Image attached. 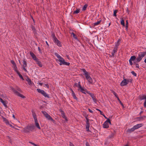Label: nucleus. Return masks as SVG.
Returning a JSON list of instances; mask_svg holds the SVG:
<instances>
[{
    "mask_svg": "<svg viewBox=\"0 0 146 146\" xmlns=\"http://www.w3.org/2000/svg\"><path fill=\"white\" fill-rule=\"evenodd\" d=\"M34 129V126L33 125H28L25 127L23 128L22 131L23 133H29L32 131Z\"/></svg>",
    "mask_w": 146,
    "mask_h": 146,
    "instance_id": "nucleus-1",
    "label": "nucleus"
},
{
    "mask_svg": "<svg viewBox=\"0 0 146 146\" xmlns=\"http://www.w3.org/2000/svg\"><path fill=\"white\" fill-rule=\"evenodd\" d=\"M41 112L46 118L48 120L52 121L53 123L55 121L52 118L50 115L45 111H42Z\"/></svg>",
    "mask_w": 146,
    "mask_h": 146,
    "instance_id": "nucleus-2",
    "label": "nucleus"
},
{
    "mask_svg": "<svg viewBox=\"0 0 146 146\" xmlns=\"http://www.w3.org/2000/svg\"><path fill=\"white\" fill-rule=\"evenodd\" d=\"M132 80L131 79H124L120 84V85L122 86H124L127 84L129 82H131Z\"/></svg>",
    "mask_w": 146,
    "mask_h": 146,
    "instance_id": "nucleus-3",
    "label": "nucleus"
},
{
    "mask_svg": "<svg viewBox=\"0 0 146 146\" xmlns=\"http://www.w3.org/2000/svg\"><path fill=\"white\" fill-rule=\"evenodd\" d=\"M59 61L60 62V65L63 64L69 66L70 64V63L65 62L64 60L62 57L59 59Z\"/></svg>",
    "mask_w": 146,
    "mask_h": 146,
    "instance_id": "nucleus-4",
    "label": "nucleus"
},
{
    "mask_svg": "<svg viewBox=\"0 0 146 146\" xmlns=\"http://www.w3.org/2000/svg\"><path fill=\"white\" fill-rule=\"evenodd\" d=\"M108 123L111 124V122L109 119H107L106 121L104 123L103 125V127L104 128H108L109 127Z\"/></svg>",
    "mask_w": 146,
    "mask_h": 146,
    "instance_id": "nucleus-5",
    "label": "nucleus"
},
{
    "mask_svg": "<svg viewBox=\"0 0 146 146\" xmlns=\"http://www.w3.org/2000/svg\"><path fill=\"white\" fill-rule=\"evenodd\" d=\"M86 129L87 131H89V128L90 127L89 119L87 117H86Z\"/></svg>",
    "mask_w": 146,
    "mask_h": 146,
    "instance_id": "nucleus-6",
    "label": "nucleus"
},
{
    "mask_svg": "<svg viewBox=\"0 0 146 146\" xmlns=\"http://www.w3.org/2000/svg\"><path fill=\"white\" fill-rule=\"evenodd\" d=\"M86 93L89 94L92 98L94 102L95 103H96L97 99L95 98V96H94V94L92 93H90L88 91H87Z\"/></svg>",
    "mask_w": 146,
    "mask_h": 146,
    "instance_id": "nucleus-7",
    "label": "nucleus"
},
{
    "mask_svg": "<svg viewBox=\"0 0 146 146\" xmlns=\"http://www.w3.org/2000/svg\"><path fill=\"white\" fill-rule=\"evenodd\" d=\"M23 65L22 66V67L23 68V70H24L25 72H27V71L26 69L25 68L27 66V63L26 61L24 59L23 60Z\"/></svg>",
    "mask_w": 146,
    "mask_h": 146,
    "instance_id": "nucleus-8",
    "label": "nucleus"
},
{
    "mask_svg": "<svg viewBox=\"0 0 146 146\" xmlns=\"http://www.w3.org/2000/svg\"><path fill=\"white\" fill-rule=\"evenodd\" d=\"M59 111L61 112V116L62 117L65 119L66 121H67V117L65 116L64 112L61 109H60Z\"/></svg>",
    "mask_w": 146,
    "mask_h": 146,
    "instance_id": "nucleus-9",
    "label": "nucleus"
},
{
    "mask_svg": "<svg viewBox=\"0 0 146 146\" xmlns=\"http://www.w3.org/2000/svg\"><path fill=\"white\" fill-rule=\"evenodd\" d=\"M79 88V89L78 90V91L80 90L82 92L85 94H86V92L87 91L86 89H85L82 88L81 86H80V88Z\"/></svg>",
    "mask_w": 146,
    "mask_h": 146,
    "instance_id": "nucleus-10",
    "label": "nucleus"
},
{
    "mask_svg": "<svg viewBox=\"0 0 146 146\" xmlns=\"http://www.w3.org/2000/svg\"><path fill=\"white\" fill-rule=\"evenodd\" d=\"M30 54L32 56V58L35 61L37 60L38 58L36 57V55L32 52H30Z\"/></svg>",
    "mask_w": 146,
    "mask_h": 146,
    "instance_id": "nucleus-11",
    "label": "nucleus"
},
{
    "mask_svg": "<svg viewBox=\"0 0 146 146\" xmlns=\"http://www.w3.org/2000/svg\"><path fill=\"white\" fill-rule=\"evenodd\" d=\"M143 124L142 123H140L139 124H137L133 126L134 128L135 129V130L138 129L140 127L142 126L143 125Z\"/></svg>",
    "mask_w": 146,
    "mask_h": 146,
    "instance_id": "nucleus-12",
    "label": "nucleus"
},
{
    "mask_svg": "<svg viewBox=\"0 0 146 146\" xmlns=\"http://www.w3.org/2000/svg\"><path fill=\"white\" fill-rule=\"evenodd\" d=\"M56 39H56L54 40V42L58 46H61V44L60 42L58 40L57 38Z\"/></svg>",
    "mask_w": 146,
    "mask_h": 146,
    "instance_id": "nucleus-13",
    "label": "nucleus"
},
{
    "mask_svg": "<svg viewBox=\"0 0 146 146\" xmlns=\"http://www.w3.org/2000/svg\"><path fill=\"white\" fill-rule=\"evenodd\" d=\"M86 77L87 80H88L89 82L90 83L92 84V79L88 75L86 76Z\"/></svg>",
    "mask_w": 146,
    "mask_h": 146,
    "instance_id": "nucleus-14",
    "label": "nucleus"
},
{
    "mask_svg": "<svg viewBox=\"0 0 146 146\" xmlns=\"http://www.w3.org/2000/svg\"><path fill=\"white\" fill-rule=\"evenodd\" d=\"M0 101L3 104L4 106L7 108V103L6 101L3 100L1 98H0Z\"/></svg>",
    "mask_w": 146,
    "mask_h": 146,
    "instance_id": "nucleus-15",
    "label": "nucleus"
},
{
    "mask_svg": "<svg viewBox=\"0 0 146 146\" xmlns=\"http://www.w3.org/2000/svg\"><path fill=\"white\" fill-rule=\"evenodd\" d=\"M32 113L33 116L34 118V119L35 121H36L37 120L36 113L33 110L32 111Z\"/></svg>",
    "mask_w": 146,
    "mask_h": 146,
    "instance_id": "nucleus-16",
    "label": "nucleus"
},
{
    "mask_svg": "<svg viewBox=\"0 0 146 146\" xmlns=\"http://www.w3.org/2000/svg\"><path fill=\"white\" fill-rule=\"evenodd\" d=\"M146 118V116H143L137 118V119L139 121L143 120L144 119Z\"/></svg>",
    "mask_w": 146,
    "mask_h": 146,
    "instance_id": "nucleus-17",
    "label": "nucleus"
},
{
    "mask_svg": "<svg viewBox=\"0 0 146 146\" xmlns=\"http://www.w3.org/2000/svg\"><path fill=\"white\" fill-rule=\"evenodd\" d=\"M117 47L115 46L112 52L111 53L112 54V56H114V54L115 53L117 52Z\"/></svg>",
    "mask_w": 146,
    "mask_h": 146,
    "instance_id": "nucleus-18",
    "label": "nucleus"
},
{
    "mask_svg": "<svg viewBox=\"0 0 146 146\" xmlns=\"http://www.w3.org/2000/svg\"><path fill=\"white\" fill-rule=\"evenodd\" d=\"M26 80L28 82V84L29 85H31L32 84V82L30 78L27 77L26 79Z\"/></svg>",
    "mask_w": 146,
    "mask_h": 146,
    "instance_id": "nucleus-19",
    "label": "nucleus"
},
{
    "mask_svg": "<svg viewBox=\"0 0 146 146\" xmlns=\"http://www.w3.org/2000/svg\"><path fill=\"white\" fill-rule=\"evenodd\" d=\"M146 54V51L144 52H140L139 55L142 58Z\"/></svg>",
    "mask_w": 146,
    "mask_h": 146,
    "instance_id": "nucleus-20",
    "label": "nucleus"
},
{
    "mask_svg": "<svg viewBox=\"0 0 146 146\" xmlns=\"http://www.w3.org/2000/svg\"><path fill=\"white\" fill-rule=\"evenodd\" d=\"M135 130V129L133 127V128L128 129L127 130V132L129 133H131V132L134 131Z\"/></svg>",
    "mask_w": 146,
    "mask_h": 146,
    "instance_id": "nucleus-21",
    "label": "nucleus"
},
{
    "mask_svg": "<svg viewBox=\"0 0 146 146\" xmlns=\"http://www.w3.org/2000/svg\"><path fill=\"white\" fill-rule=\"evenodd\" d=\"M37 91H38V92L40 93H41L42 94V95L45 92L44 90H40V89H37Z\"/></svg>",
    "mask_w": 146,
    "mask_h": 146,
    "instance_id": "nucleus-22",
    "label": "nucleus"
},
{
    "mask_svg": "<svg viewBox=\"0 0 146 146\" xmlns=\"http://www.w3.org/2000/svg\"><path fill=\"white\" fill-rule=\"evenodd\" d=\"M37 91H38V92L40 93H41L42 94V95L45 92L44 90H40V89H37Z\"/></svg>",
    "mask_w": 146,
    "mask_h": 146,
    "instance_id": "nucleus-23",
    "label": "nucleus"
},
{
    "mask_svg": "<svg viewBox=\"0 0 146 146\" xmlns=\"http://www.w3.org/2000/svg\"><path fill=\"white\" fill-rule=\"evenodd\" d=\"M2 117L3 119V121L5 122L7 124H9V122L8 121L5 117H4L3 116H2Z\"/></svg>",
    "mask_w": 146,
    "mask_h": 146,
    "instance_id": "nucleus-24",
    "label": "nucleus"
},
{
    "mask_svg": "<svg viewBox=\"0 0 146 146\" xmlns=\"http://www.w3.org/2000/svg\"><path fill=\"white\" fill-rule=\"evenodd\" d=\"M81 70L84 73L86 77L88 75V72H87L85 69H82Z\"/></svg>",
    "mask_w": 146,
    "mask_h": 146,
    "instance_id": "nucleus-25",
    "label": "nucleus"
},
{
    "mask_svg": "<svg viewBox=\"0 0 146 146\" xmlns=\"http://www.w3.org/2000/svg\"><path fill=\"white\" fill-rule=\"evenodd\" d=\"M16 95L18 96H19L20 97L22 98H25V96H24L22 95V94H20L19 92H18L16 94Z\"/></svg>",
    "mask_w": 146,
    "mask_h": 146,
    "instance_id": "nucleus-26",
    "label": "nucleus"
},
{
    "mask_svg": "<svg viewBox=\"0 0 146 146\" xmlns=\"http://www.w3.org/2000/svg\"><path fill=\"white\" fill-rule=\"evenodd\" d=\"M36 62H37V64L40 67H42V65L41 63V62L38 60V59H37V60H36Z\"/></svg>",
    "mask_w": 146,
    "mask_h": 146,
    "instance_id": "nucleus-27",
    "label": "nucleus"
},
{
    "mask_svg": "<svg viewBox=\"0 0 146 146\" xmlns=\"http://www.w3.org/2000/svg\"><path fill=\"white\" fill-rule=\"evenodd\" d=\"M35 125H36V126L38 129H40V126H39V125L38 123V121L37 120L36 121H35Z\"/></svg>",
    "mask_w": 146,
    "mask_h": 146,
    "instance_id": "nucleus-28",
    "label": "nucleus"
},
{
    "mask_svg": "<svg viewBox=\"0 0 146 146\" xmlns=\"http://www.w3.org/2000/svg\"><path fill=\"white\" fill-rule=\"evenodd\" d=\"M142 58L140 56V55L139 54L138 57L136 59L137 60V61H136V62H140L142 59Z\"/></svg>",
    "mask_w": 146,
    "mask_h": 146,
    "instance_id": "nucleus-29",
    "label": "nucleus"
},
{
    "mask_svg": "<svg viewBox=\"0 0 146 146\" xmlns=\"http://www.w3.org/2000/svg\"><path fill=\"white\" fill-rule=\"evenodd\" d=\"M13 69L17 73L19 72L17 70V68L16 66V65L13 66Z\"/></svg>",
    "mask_w": 146,
    "mask_h": 146,
    "instance_id": "nucleus-30",
    "label": "nucleus"
},
{
    "mask_svg": "<svg viewBox=\"0 0 146 146\" xmlns=\"http://www.w3.org/2000/svg\"><path fill=\"white\" fill-rule=\"evenodd\" d=\"M111 92H112L113 94L115 95V96L116 97V98H118V97L117 96V94L114 92V90H111Z\"/></svg>",
    "mask_w": 146,
    "mask_h": 146,
    "instance_id": "nucleus-31",
    "label": "nucleus"
},
{
    "mask_svg": "<svg viewBox=\"0 0 146 146\" xmlns=\"http://www.w3.org/2000/svg\"><path fill=\"white\" fill-rule=\"evenodd\" d=\"M32 29L33 31H34V33L35 34H36L37 33H36V30L35 29V27L33 26H32Z\"/></svg>",
    "mask_w": 146,
    "mask_h": 146,
    "instance_id": "nucleus-32",
    "label": "nucleus"
},
{
    "mask_svg": "<svg viewBox=\"0 0 146 146\" xmlns=\"http://www.w3.org/2000/svg\"><path fill=\"white\" fill-rule=\"evenodd\" d=\"M71 35H73V36L74 38H75L76 40L78 39L76 36V35L74 34V33L73 32L72 33H71Z\"/></svg>",
    "mask_w": 146,
    "mask_h": 146,
    "instance_id": "nucleus-33",
    "label": "nucleus"
},
{
    "mask_svg": "<svg viewBox=\"0 0 146 146\" xmlns=\"http://www.w3.org/2000/svg\"><path fill=\"white\" fill-rule=\"evenodd\" d=\"M45 97L49 98L50 97L45 92L43 95Z\"/></svg>",
    "mask_w": 146,
    "mask_h": 146,
    "instance_id": "nucleus-34",
    "label": "nucleus"
},
{
    "mask_svg": "<svg viewBox=\"0 0 146 146\" xmlns=\"http://www.w3.org/2000/svg\"><path fill=\"white\" fill-rule=\"evenodd\" d=\"M121 24L123 25V26H125L124 21L123 18H121Z\"/></svg>",
    "mask_w": 146,
    "mask_h": 146,
    "instance_id": "nucleus-35",
    "label": "nucleus"
},
{
    "mask_svg": "<svg viewBox=\"0 0 146 146\" xmlns=\"http://www.w3.org/2000/svg\"><path fill=\"white\" fill-rule=\"evenodd\" d=\"M145 97V95H143V96H139V98L141 100H144L145 99L146 100V98H144Z\"/></svg>",
    "mask_w": 146,
    "mask_h": 146,
    "instance_id": "nucleus-36",
    "label": "nucleus"
},
{
    "mask_svg": "<svg viewBox=\"0 0 146 146\" xmlns=\"http://www.w3.org/2000/svg\"><path fill=\"white\" fill-rule=\"evenodd\" d=\"M136 59V57L135 56H133L131 57L130 59L132 61Z\"/></svg>",
    "mask_w": 146,
    "mask_h": 146,
    "instance_id": "nucleus-37",
    "label": "nucleus"
},
{
    "mask_svg": "<svg viewBox=\"0 0 146 146\" xmlns=\"http://www.w3.org/2000/svg\"><path fill=\"white\" fill-rule=\"evenodd\" d=\"M52 36L53 38V41L55 40H56V39L57 38L56 37L55 34L53 33H52Z\"/></svg>",
    "mask_w": 146,
    "mask_h": 146,
    "instance_id": "nucleus-38",
    "label": "nucleus"
},
{
    "mask_svg": "<svg viewBox=\"0 0 146 146\" xmlns=\"http://www.w3.org/2000/svg\"><path fill=\"white\" fill-rule=\"evenodd\" d=\"M80 12V9H77L76 11H74V14H77L79 13Z\"/></svg>",
    "mask_w": 146,
    "mask_h": 146,
    "instance_id": "nucleus-39",
    "label": "nucleus"
},
{
    "mask_svg": "<svg viewBox=\"0 0 146 146\" xmlns=\"http://www.w3.org/2000/svg\"><path fill=\"white\" fill-rule=\"evenodd\" d=\"M11 88L14 93L16 94L18 92L15 90L13 88Z\"/></svg>",
    "mask_w": 146,
    "mask_h": 146,
    "instance_id": "nucleus-40",
    "label": "nucleus"
},
{
    "mask_svg": "<svg viewBox=\"0 0 146 146\" xmlns=\"http://www.w3.org/2000/svg\"><path fill=\"white\" fill-rule=\"evenodd\" d=\"M87 6H88V5L87 4H85L83 7L82 10L83 11L85 10H86Z\"/></svg>",
    "mask_w": 146,
    "mask_h": 146,
    "instance_id": "nucleus-41",
    "label": "nucleus"
},
{
    "mask_svg": "<svg viewBox=\"0 0 146 146\" xmlns=\"http://www.w3.org/2000/svg\"><path fill=\"white\" fill-rule=\"evenodd\" d=\"M55 56H56L57 58H59V59H60L61 58V57L57 53H55Z\"/></svg>",
    "mask_w": 146,
    "mask_h": 146,
    "instance_id": "nucleus-42",
    "label": "nucleus"
},
{
    "mask_svg": "<svg viewBox=\"0 0 146 146\" xmlns=\"http://www.w3.org/2000/svg\"><path fill=\"white\" fill-rule=\"evenodd\" d=\"M72 96L73 97V98L74 99H76V100H77V98L76 97V95L74 93H74H72Z\"/></svg>",
    "mask_w": 146,
    "mask_h": 146,
    "instance_id": "nucleus-43",
    "label": "nucleus"
},
{
    "mask_svg": "<svg viewBox=\"0 0 146 146\" xmlns=\"http://www.w3.org/2000/svg\"><path fill=\"white\" fill-rule=\"evenodd\" d=\"M17 74H18L19 77L23 80H24V79L22 76V75L20 74V73L19 72Z\"/></svg>",
    "mask_w": 146,
    "mask_h": 146,
    "instance_id": "nucleus-44",
    "label": "nucleus"
},
{
    "mask_svg": "<svg viewBox=\"0 0 146 146\" xmlns=\"http://www.w3.org/2000/svg\"><path fill=\"white\" fill-rule=\"evenodd\" d=\"M117 10H115L114 11V12H113V15L114 16L116 17V13H117Z\"/></svg>",
    "mask_w": 146,
    "mask_h": 146,
    "instance_id": "nucleus-45",
    "label": "nucleus"
},
{
    "mask_svg": "<svg viewBox=\"0 0 146 146\" xmlns=\"http://www.w3.org/2000/svg\"><path fill=\"white\" fill-rule=\"evenodd\" d=\"M117 99L118 100V101H119V103H120V104L121 105V106L123 107H124V106H123V104H122V103L121 102V101H120V100L119 98H117Z\"/></svg>",
    "mask_w": 146,
    "mask_h": 146,
    "instance_id": "nucleus-46",
    "label": "nucleus"
},
{
    "mask_svg": "<svg viewBox=\"0 0 146 146\" xmlns=\"http://www.w3.org/2000/svg\"><path fill=\"white\" fill-rule=\"evenodd\" d=\"M114 134L113 133H112L111 135H110L109 136V138H111L113 137L114 136Z\"/></svg>",
    "mask_w": 146,
    "mask_h": 146,
    "instance_id": "nucleus-47",
    "label": "nucleus"
},
{
    "mask_svg": "<svg viewBox=\"0 0 146 146\" xmlns=\"http://www.w3.org/2000/svg\"><path fill=\"white\" fill-rule=\"evenodd\" d=\"M101 21V20H100L99 21H98L97 22H96L94 23V25H98L100 23V22Z\"/></svg>",
    "mask_w": 146,
    "mask_h": 146,
    "instance_id": "nucleus-48",
    "label": "nucleus"
},
{
    "mask_svg": "<svg viewBox=\"0 0 146 146\" xmlns=\"http://www.w3.org/2000/svg\"><path fill=\"white\" fill-rule=\"evenodd\" d=\"M11 62L13 65V66L16 65L15 63L13 60H11Z\"/></svg>",
    "mask_w": 146,
    "mask_h": 146,
    "instance_id": "nucleus-49",
    "label": "nucleus"
},
{
    "mask_svg": "<svg viewBox=\"0 0 146 146\" xmlns=\"http://www.w3.org/2000/svg\"><path fill=\"white\" fill-rule=\"evenodd\" d=\"M131 73L135 76H137L136 74L133 71H132L131 72Z\"/></svg>",
    "mask_w": 146,
    "mask_h": 146,
    "instance_id": "nucleus-50",
    "label": "nucleus"
},
{
    "mask_svg": "<svg viewBox=\"0 0 146 146\" xmlns=\"http://www.w3.org/2000/svg\"><path fill=\"white\" fill-rule=\"evenodd\" d=\"M29 143H31V144L32 145H34V146H37V145H36V144H35L34 143H32L31 142H29Z\"/></svg>",
    "mask_w": 146,
    "mask_h": 146,
    "instance_id": "nucleus-51",
    "label": "nucleus"
},
{
    "mask_svg": "<svg viewBox=\"0 0 146 146\" xmlns=\"http://www.w3.org/2000/svg\"><path fill=\"white\" fill-rule=\"evenodd\" d=\"M132 60H131L130 59L129 60V62L130 64L131 65H132V64H133V63H132Z\"/></svg>",
    "mask_w": 146,
    "mask_h": 146,
    "instance_id": "nucleus-52",
    "label": "nucleus"
},
{
    "mask_svg": "<svg viewBox=\"0 0 146 146\" xmlns=\"http://www.w3.org/2000/svg\"><path fill=\"white\" fill-rule=\"evenodd\" d=\"M128 22L127 20L126 21V28L127 29L128 28Z\"/></svg>",
    "mask_w": 146,
    "mask_h": 146,
    "instance_id": "nucleus-53",
    "label": "nucleus"
},
{
    "mask_svg": "<svg viewBox=\"0 0 146 146\" xmlns=\"http://www.w3.org/2000/svg\"><path fill=\"white\" fill-rule=\"evenodd\" d=\"M144 106L145 107H146V99L145 100V101L144 103Z\"/></svg>",
    "mask_w": 146,
    "mask_h": 146,
    "instance_id": "nucleus-54",
    "label": "nucleus"
},
{
    "mask_svg": "<svg viewBox=\"0 0 146 146\" xmlns=\"http://www.w3.org/2000/svg\"><path fill=\"white\" fill-rule=\"evenodd\" d=\"M88 110L90 112L92 113H93V111H92L90 109H89V108L88 109Z\"/></svg>",
    "mask_w": 146,
    "mask_h": 146,
    "instance_id": "nucleus-55",
    "label": "nucleus"
},
{
    "mask_svg": "<svg viewBox=\"0 0 146 146\" xmlns=\"http://www.w3.org/2000/svg\"><path fill=\"white\" fill-rule=\"evenodd\" d=\"M70 146H74L73 144L71 142L70 143Z\"/></svg>",
    "mask_w": 146,
    "mask_h": 146,
    "instance_id": "nucleus-56",
    "label": "nucleus"
},
{
    "mask_svg": "<svg viewBox=\"0 0 146 146\" xmlns=\"http://www.w3.org/2000/svg\"><path fill=\"white\" fill-rule=\"evenodd\" d=\"M9 125L12 128H15V129H16V128H15L14 127V126H13L12 125H11V124H9Z\"/></svg>",
    "mask_w": 146,
    "mask_h": 146,
    "instance_id": "nucleus-57",
    "label": "nucleus"
},
{
    "mask_svg": "<svg viewBox=\"0 0 146 146\" xmlns=\"http://www.w3.org/2000/svg\"><path fill=\"white\" fill-rule=\"evenodd\" d=\"M86 146H90L89 144V143L88 142H86Z\"/></svg>",
    "mask_w": 146,
    "mask_h": 146,
    "instance_id": "nucleus-58",
    "label": "nucleus"
},
{
    "mask_svg": "<svg viewBox=\"0 0 146 146\" xmlns=\"http://www.w3.org/2000/svg\"><path fill=\"white\" fill-rule=\"evenodd\" d=\"M80 86H81L80 84V82H78V87L79 88H80Z\"/></svg>",
    "mask_w": 146,
    "mask_h": 146,
    "instance_id": "nucleus-59",
    "label": "nucleus"
},
{
    "mask_svg": "<svg viewBox=\"0 0 146 146\" xmlns=\"http://www.w3.org/2000/svg\"><path fill=\"white\" fill-rule=\"evenodd\" d=\"M136 67L137 68H139V66L138 64H136Z\"/></svg>",
    "mask_w": 146,
    "mask_h": 146,
    "instance_id": "nucleus-60",
    "label": "nucleus"
},
{
    "mask_svg": "<svg viewBox=\"0 0 146 146\" xmlns=\"http://www.w3.org/2000/svg\"><path fill=\"white\" fill-rule=\"evenodd\" d=\"M119 43L117 42L116 44L115 45V46H117H117H119Z\"/></svg>",
    "mask_w": 146,
    "mask_h": 146,
    "instance_id": "nucleus-61",
    "label": "nucleus"
},
{
    "mask_svg": "<svg viewBox=\"0 0 146 146\" xmlns=\"http://www.w3.org/2000/svg\"><path fill=\"white\" fill-rule=\"evenodd\" d=\"M17 90L19 91H20V92H21V89L20 88H18L17 89Z\"/></svg>",
    "mask_w": 146,
    "mask_h": 146,
    "instance_id": "nucleus-62",
    "label": "nucleus"
},
{
    "mask_svg": "<svg viewBox=\"0 0 146 146\" xmlns=\"http://www.w3.org/2000/svg\"><path fill=\"white\" fill-rule=\"evenodd\" d=\"M45 85L48 88H49V86L48 85V84H46Z\"/></svg>",
    "mask_w": 146,
    "mask_h": 146,
    "instance_id": "nucleus-63",
    "label": "nucleus"
},
{
    "mask_svg": "<svg viewBox=\"0 0 146 146\" xmlns=\"http://www.w3.org/2000/svg\"><path fill=\"white\" fill-rule=\"evenodd\" d=\"M100 114L102 115H103L104 114L103 113V112L102 111H100Z\"/></svg>",
    "mask_w": 146,
    "mask_h": 146,
    "instance_id": "nucleus-64",
    "label": "nucleus"
}]
</instances>
